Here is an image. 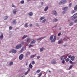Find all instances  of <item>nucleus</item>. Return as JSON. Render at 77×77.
Instances as JSON below:
<instances>
[{
  "label": "nucleus",
  "mask_w": 77,
  "mask_h": 77,
  "mask_svg": "<svg viewBox=\"0 0 77 77\" xmlns=\"http://www.w3.org/2000/svg\"><path fill=\"white\" fill-rule=\"evenodd\" d=\"M51 63L52 64H55L56 63V60L54 59L53 60L51 61Z\"/></svg>",
  "instance_id": "nucleus-9"
},
{
  "label": "nucleus",
  "mask_w": 77,
  "mask_h": 77,
  "mask_svg": "<svg viewBox=\"0 0 77 77\" xmlns=\"http://www.w3.org/2000/svg\"><path fill=\"white\" fill-rule=\"evenodd\" d=\"M66 2H67L66 0H62L59 2V4L62 5V4H65Z\"/></svg>",
  "instance_id": "nucleus-1"
},
{
  "label": "nucleus",
  "mask_w": 77,
  "mask_h": 77,
  "mask_svg": "<svg viewBox=\"0 0 77 77\" xmlns=\"http://www.w3.org/2000/svg\"><path fill=\"white\" fill-rule=\"evenodd\" d=\"M29 67L31 69H32V68H33V66L32 65L31 63H30L29 64Z\"/></svg>",
  "instance_id": "nucleus-19"
},
{
  "label": "nucleus",
  "mask_w": 77,
  "mask_h": 77,
  "mask_svg": "<svg viewBox=\"0 0 77 77\" xmlns=\"http://www.w3.org/2000/svg\"><path fill=\"white\" fill-rule=\"evenodd\" d=\"M68 9V7H66L64 8L63 9V11H67Z\"/></svg>",
  "instance_id": "nucleus-11"
},
{
  "label": "nucleus",
  "mask_w": 77,
  "mask_h": 77,
  "mask_svg": "<svg viewBox=\"0 0 77 77\" xmlns=\"http://www.w3.org/2000/svg\"><path fill=\"white\" fill-rule=\"evenodd\" d=\"M75 11H74V10H72V11H71V14H74V13H75Z\"/></svg>",
  "instance_id": "nucleus-33"
},
{
  "label": "nucleus",
  "mask_w": 77,
  "mask_h": 77,
  "mask_svg": "<svg viewBox=\"0 0 77 77\" xmlns=\"http://www.w3.org/2000/svg\"><path fill=\"white\" fill-rule=\"evenodd\" d=\"M24 48H22L21 50L20 51V53H22V52L24 51Z\"/></svg>",
  "instance_id": "nucleus-22"
},
{
  "label": "nucleus",
  "mask_w": 77,
  "mask_h": 77,
  "mask_svg": "<svg viewBox=\"0 0 77 77\" xmlns=\"http://www.w3.org/2000/svg\"><path fill=\"white\" fill-rule=\"evenodd\" d=\"M12 7L13 8H14V7H16V6H15V5H12Z\"/></svg>",
  "instance_id": "nucleus-48"
},
{
  "label": "nucleus",
  "mask_w": 77,
  "mask_h": 77,
  "mask_svg": "<svg viewBox=\"0 0 77 77\" xmlns=\"http://www.w3.org/2000/svg\"><path fill=\"white\" fill-rule=\"evenodd\" d=\"M74 66V65H70L69 68V69H71L72 68V66Z\"/></svg>",
  "instance_id": "nucleus-27"
},
{
  "label": "nucleus",
  "mask_w": 77,
  "mask_h": 77,
  "mask_svg": "<svg viewBox=\"0 0 77 77\" xmlns=\"http://www.w3.org/2000/svg\"><path fill=\"white\" fill-rule=\"evenodd\" d=\"M40 51H43V50H44V48H40Z\"/></svg>",
  "instance_id": "nucleus-35"
},
{
  "label": "nucleus",
  "mask_w": 77,
  "mask_h": 77,
  "mask_svg": "<svg viewBox=\"0 0 77 77\" xmlns=\"http://www.w3.org/2000/svg\"><path fill=\"white\" fill-rule=\"evenodd\" d=\"M36 40H33L30 43L31 44H34V43H35V42H36Z\"/></svg>",
  "instance_id": "nucleus-12"
},
{
  "label": "nucleus",
  "mask_w": 77,
  "mask_h": 77,
  "mask_svg": "<svg viewBox=\"0 0 77 77\" xmlns=\"http://www.w3.org/2000/svg\"><path fill=\"white\" fill-rule=\"evenodd\" d=\"M48 6L46 7L44 9V11H45V12H46V11L48 10Z\"/></svg>",
  "instance_id": "nucleus-17"
},
{
  "label": "nucleus",
  "mask_w": 77,
  "mask_h": 77,
  "mask_svg": "<svg viewBox=\"0 0 77 77\" xmlns=\"http://www.w3.org/2000/svg\"><path fill=\"white\" fill-rule=\"evenodd\" d=\"M45 21H46V20H43V21H42V23H45Z\"/></svg>",
  "instance_id": "nucleus-45"
},
{
  "label": "nucleus",
  "mask_w": 77,
  "mask_h": 77,
  "mask_svg": "<svg viewBox=\"0 0 77 77\" xmlns=\"http://www.w3.org/2000/svg\"><path fill=\"white\" fill-rule=\"evenodd\" d=\"M20 3L21 4H24V1L23 0L21 1L20 2Z\"/></svg>",
  "instance_id": "nucleus-29"
},
{
  "label": "nucleus",
  "mask_w": 77,
  "mask_h": 77,
  "mask_svg": "<svg viewBox=\"0 0 77 77\" xmlns=\"http://www.w3.org/2000/svg\"><path fill=\"white\" fill-rule=\"evenodd\" d=\"M3 39V34L1 33L0 36V39L2 40Z\"/></svg>",
  "instance_id": "nucleus-7"
},
{
  "label": "nucleus",
  "mask_w": 77,
  "mask_h": 77,
  "mask_svg": "<svg viewBox=\"0 0 77 77\" xmlns=\"http://www.w3.org/2000/svg\"><path fill=\"white\" fill-rule=\"evenodd\" d=\"M24 57V55L23 54H21L19 57V59L20 60H22L23 59Z\"/></svg>",
  "instance_id": "nucleus-4"
},
{
  "label": "nucleus",
  "mask_w": 77,
  "mask_h": 77,
  "mask_svg": "<svg viewBox=\"0 0 77 77\" xmlns=\"http://www.w3.org/2000/svg\"><path fill=\"white\" fill-rule=\"evenodd\" d=\"M8 17L7 16H5L4 17V19L5 20H7V19H8Z\"/></svg>",
  "instance_id": "nucleus-24"
},
{
  "label": "nucleus",
  "mask_w": 77,
  "mask_h": 77,
  "mask_svg": "<svg viewBox=\"0 0 77 77\" xmlns=\"http://www.w3.org/2000/svg\"><path fill=\"white\" fill-rule=\"evenodd\" d=\"M22 47V45H21V44H20L18 45H17L16 47V48L17 49H19V48H20Z\"/></svg>",
  "instance_id": "nucleus-5"
},
{
  "label": "nucleus",
  "mask_w": 77,
  "mask_h": 77,
  "mask_svg": "<svg viewBox=\"0 0 77 77\" xmlns=\"http://www.w3.org/2000/svg\"><path fill=\"white\" fill-rule=\"evenodd\" d=\"M35 61H32V65H34V64H35Z\"/></svg>",
  "instance_id": "nucleus-39"
},
{
  "label": "nucleus",
  "mask_w": 77,
  "mask_h": 77,
  "mask_svg": "<svg viewBox=\"0 0 77 77\" xmlns=\"http://www.w3.org/2000/svg\"><path fill=\"white\" fill-rule=\"evenodd\" d=\"M41 71V70L40 69H38V70L36 71V72L37 73H39Z\"/></svg>",
  "instance_id": "nucleus-26"
},
{
  "label": "nucleus",
  "mask_w": 77,
  "mask_h": 77,
  "mask_svg": "<svg viewBox=\"0 0 77 77\" xmlns=\"http://www.w3.org/2000/svg\"><path fill=\"white\" fill-rule=\"evenodd\" d=\"M30 68H29L28 71H27V72H29V71H30Z\"/></svg>",
  "instance_id": "nucleus-52"
},
{
  "label": "nucleus",
  "mask_w": 77,
  "mask_h": 77,
  "mask_svg": "<svg viewBox=\"0 0 77 77\" xmlns=\"http://www.w3.org/2000/svg\"><path fill=\"white\" fill-rule=\"evenodd\" d=\"M69 60V58H67L66 60V62H68Z\"/></svg>",
  "instance_id": "nucleus-36"
},
{
  "label": "nucleus",
  "mask_w": 77,
  "mask_h": 77,
  "mask_svg": "<svg viewBox=\"0 0 77 77\" xmlns=\"http://www.w3.org/2000/svg\"><path fill=\"white\" fill-rule=\"evenodd\" d=\"M45 38V37H41L40 38H37V40H41V39H44Z\"/></svg>",
  "instance_id": "nucleus-15"
},
{
  "label": "nucleus",
  "mask_w": 77,
  "mask_h": 77,
  "mask_svg": "<svg viewBox=\"0 0 77 77\" xmlns=\"http://www.w3.org/2000/svg\"><path fill=\"white\" fill-rule=\"evenodd\" d=\"M36 54H35V55H31L30 56V58H33V57H35L36 56Z\"/></svg>",
  "instance_id": "nucleus-18"
},
{
  "label": "nucleus",
  "mask_w": 77,
  "mask_h": 77,
  "mask_svg": "<svg viewBox=\"0 0 77 77\" xmlns=\"http://www.w3.org/2000/svg\"><path fill=\"white\" fill-rule=\"evenodd\" d=\"M26 65H27V63H26Z\"/></svg>",
  "instance_id": "nucleus-64"
},
{
  "label": "nucleus",
  "mask_w": 77,
  "mask_h": 77,
  "mask_svg": "<svg viewBox=\"0 0 77 77\" xmlns=\"http://www.w3.org/2000/svg\"><path fill=\"white\" fill-rule=\"evenodd\" d=\"M74 24V23L73 22H71L69 24V26H72Z\"/></svg>",
  "instance_id": "nucleus-23"
},
{
  "label": "nucleus",
  "mask_w": 77,
  "mask_h": 77,
  "mask_svg": "<svg viewBox=\"0 0 77 77\" xmlns=\"http://www.w3.org/2000/svg\"><path fill=\"white\" fill-rule=\"evenodd\" d=\"M49 72H51V71L50 70L49 71Z\"/></svg>",
  "instance_id": "nucleus-62"
},
{
  "label": "nucleus",
  "mask_w": 77,
  "mask_h": 77,
  "mask_svg": "<svg viewBox=\"0 0 77 77\" xmlns=\"http://www.w3.org/2000/svg\"><path fill=\"white\" fill-rule=\"evenodd\" d=\"M10 65H13V62H11L10 63Z\"/></svg>",
  "instance_id": "nucleus-38"
},
{
  "label": "nucleus",
  "mask_w": 77,
  "mask_h": 77,
  "mask_svg": "<svg viewBox=\"0 0 77 77\" xmlns=\"http://www.w3.org/2000/svg\"><path fill=\"white\" fill-rule=\"evenodd\" d=\"M25 27L27 28V27H28V26L27 25V23H26L25 24Z\"/></svg>",
  "instance_id": "nucleus-32"
},
{
  "label": "nucleus",
  "mask_w": 77,
  "mask_h": 77,
  "mask_svg": "<svg viewBox=\"0 0 77 77\" xmlns=\"http://www.w3.org/2000/svg\"><path fill=\"white\" fill-rule=\"evenodd\" d=\"M45 19V17H42L41 18H40V20H43Z\"/></svg>",
  "instance_id": "nucleus-31"
},
{
  "label": "nucleus",
  "mask_w": 77,
  "mask_h": 77,
  "mask_svg": "<svg viewBox=\"0 0 77 77\" xmlns=\"http://www.w3.org/2000/svg\"><path fill=\"white\" fill-rule=\"evenodd\" d=\"M51 14L53 15H55V16H57V13L56 11L55 10H54L52 11Z\"/></svg>",
  "instance_id": "nucleus-3"
},
{
  "label": "nucleus",
  "mask_w": 77,
  "mask_h": 77,
  "mask_svg": "<svg viewBox=\"0 0 77 77\" xmlns=\"http://www.w3.org/2000/svg\"><path fill=\"white\" fill-rule=\"evenodd\" d=\"M27 37V35H24L23 37H22V39H24V38H26Z\"/></svg>",
  "instance_id": "nucleus-34"
},
{
  "label": "nucleus",
  "mask_w": 77,
  "mask_h": 77,
  "mask_svg": "<svg viewBox=\"0 0 77 77\" xmlns=\"http://www.w3.org/2000/svg\"><path fill=\"white\" fill-rule=\"evenodd\" d=\"M62 63L63 64H64V63H65V60H64V59L63 60V61H62Z\"/></svg>",
  "instance_id": "nucleus-40"
},
{
  "label": "nucleus",
  "mask_w": 77,
  "mask_h": 77,
  "mask_svg": "<svg viewBox=\"0 0 77 77\" xmlns=\"http://www.w3.org/2000/svg\"><path fill=\"white\" fill-rule=\"evenodd\" d=\"M12 24H15L16 23H17V22H16V20H14L13 22H12Z\"/></svg>",
  "instance_id": "nucleus-21"
},
{
  "label": "nucleus",
  "mask_w": 77,
  "mask_h": 77,
  "mask_svg": "<svg viewBox=\"0 0 77 77\" xmlns=\"http://www.w3.org/2000/svg\"><path fill=\"white\" fill-rule=\"evenodd\" d=\"M24 42H21V44H24Z\"/></svg>",
  "instance_id": "nucleus-54"
},
{
  "label": "nucleus",
  "mask_w": 77,
  "mask_h": 77,
  "mask_svg": "<svg viewBox=\"0 0 77 77\" xmlns=\"http://www.w3.org/2000/svg\"><path fill=\"white\" fill-rule=\"evenodd\" d=\"M58 21L57 20H54V22H56V21Z\"/></svg>",
  "instance_id": "nucleus-47"
},
{
  "label": "nucleus",
  "mask_w": 77,
  "mask_h": 77,
  "mask_svg": "<svg viewBox=\"0 0 77 77\" xmlns=\"http://www.w3.org/2000/svg\"><path fill=\"white\" fill-rule=\"evenodd\" d=\"M71 55L68 56L69 58H71Z\"/></svg>",
  "instance_id": "nucleus-53"
},
{
  "label": "nucleus",
  "mask_w": 77,
  "mask_h": 77,
  "mask_svg": "<svg viewBox=\"0 0 77 77\" xmlns=\"http://www.w3.org/2000/svg\"><path fill=\"white\" fill-rule=\"evenodd\" d=\"M61 34V33L60 32H59V33L58 34V36H60Z\"/></svg>",
  "instance_id": "nucleus-50"
},
{
  "label": "nucleus",
  "mask_w": 77,
  "mask_h": 77,
  "mask_svg": "<svg viewBox=\"0 0 77 77\" xmlns=\"http://www.w3.org/2000/svg\"><path fill=\"white\" fill-rule=\"evenodd\" d=\"M71 6H72V3H70L69 4V7H71Z\"/></svg>",
  "instance_id": "nucleus-44"
},
{
  "label": "nucleus",
  "mask_w": 77,
  "mask_h": 77,
  "mask_svg": "<svg viewBox=\"0 0 77 77\" xmlns=\"http://www.w3.org/2000/svg\"><path fill=\"white\" fill-rule=\"evenodd\" d=\"M32 44H31V43H30L29 44V48H30L31 47H33V45H32Z\"/></svg>",
  "instance_id": "nucleus-28"
},
{
  "label": "nucleus",
  "mask_w": 77,
  "mask_h": 77,
  "mask_svg": "<svg viewBox=\"0 0 77 77\" xmlns=\"http://www.w3.org/2000/svg\"><path fill=\"white\" fill-rule=\"evenodd\" d=\"M66 46H67V45H63V46L65 47H66Z\"/></svg>",
  "instance_id": "nucleus-57"
},
{
  "label": "nucleus",
  "mask_w": 77,
  "mask_h": 77,
  "mask_svg": "<svg viewBox=\"0 0 77 77\" xmlns=\"http://www.w3.org/2000/svg\"><path fill=\"white\" fill-rule=\"evenodd\" d=\"M74 22L75 23H77V20H76Z\"/></svg>",
  "instance_id": "nucleus-51"
},
{
  "label": "nucleus",
  "mask_w": 77,
  "mask_h": 77,
  "mask_svg": "<svg viewBox=\"0 0 77 77\" xmlns=\"http://www.w3.org/2000/svg\"><path fill=\"white\" fill-rule=\"evenodd\" d=\"M77 18V13L74 14L71 17L72 19L74 20Z\"/></svg>",
  "instance_id": "nucleus-2"
},
{
  "label": "nucleus",
  "mask_w": 77,
  "mask_h": 77,
  "mask_svg": "<svg viewBox=\"0 0 77 77\" xmlns=\"http://www.w3.org/2000/svg\"><path fill=\"white\" fill-rule=\"evenodd\" d=\"M30 54V52H27L26 54L25 55V56L26 57H27L28 55H29Z\"/></svg>",
  "instance_id": "nucleus-14"
},
{
  "label": "nucleus",
  "mask_w": 77,
  "mask_h": 77,
  "mask_svg": "<svg viewBox=\"0 0 77 77\" xmlns=\"http://www.w3.org/2000/svg\"><path fill=\"white\" fill-rule=\"evenodd\" d=\"M41 75H42V73H40L38 76V77H41Z\"/></svg>",
  "instance_id": "nucleus-41"
},
{
  "label": "nucleus",
  "mask_w": 77,
  "mask_h": 77,
  "mask_svg": "<svg viewBox=\"0 0 77 77\" xmlns=\"http://www.w3.org/2000/svg\"><path fill=\"white\" fill-rule=\"evenodd\" d=\"M31 41V39L30 38H27V42H29V41Z\"/></svg>",
  "instance_id": "nucleus-25"
},
{
  "label": "nucleus",
  "mask_w": 77,
  "mask_h": 77,
  "mask_svg": "<svg viewBox=\"0 0 77 77\" xmlns=\"http://www.w3.org/2000/svg\"><path fill=\"white\" fill-rule=\"evenodd\" d=\"M29 25H30V27H32V24H30Z\"/></svg>",
  "instance_id": "nucleus-55"
},
{
  "label": "nucleus",
  "mask_w": 77,
  "mask_h": 77,
  "mask_svg": "<svg viewBox=\"0 0 77 77\" xmlns=\"http://www.w3.org/2000/svg\"><path fill=\"white\" fill-rule=\"evenodd\" d=\"M14 15H16V13H17V10L15 9H14L12 11Z\"/></svg>",
  "instance_id": "nucleus-8"
},
{
  "label": "nucleus",
  "mask_w": 77,
  "mask_h": 77,
  "mask_svg": "<svg viewBox=\"0 0 77 77\" xmlns=\"http://www.w3.org/2000/svg\"><path fill=\"white\" fill-rule=\"evenodd\" d=\"M62 42V41L59 40L58 41V44H60Z\"/></svg>",
  "instance_id": "nucleus-42"
},
{
  "label": "nucleus",
  "mask_w": 77,
  "mask_h": 77,
  "mask_svg": "<svg viewBox=\"0 0 77 77\" xmlns=\"http://www.w3.org/2000/svg\"><path fill=\"white\" fill-rule=\"evenodd\" d=\"M9 30H12V26H9Z\"/></svg>",
  "instance_id": "nucleus-37"
},
{
  "label": "nucleus",
  "mask_w": 77,
  "mask_h": 77,
  "mask_svg": "<svg viewBox=\"0 0 77 77\" xmlns=\"http://www.w3.org/2000/svg\"><path fill=\"white\" fill-rule=\"evenodd\" d=\"M9 53H12V51H10L9 52Z\"/></svg>",
  "instance_id": "nucleus-59"
},
{
  "label": "nucleus",
  "mask_w": 77,
  "mask_h": 77,
  "mask_svg": "<svg viewBox=\"0 0 77 77\" xmlns=\"http://www.w3.org/2000/svg\"><path fill=\"white\" fill-rule=\"evenodd\" d=\"M53 38V35H52L50 37V39L51 40V39H52Z\"/></svg>",
  "instance_id": "nucleus-30"
},
{
  "label": "nucleus",
  "mask_w": 77,
  "mask_h": 77,
  "mask_svg": "<svg viewBox=\"0 0 77 77\" xmlns=\"http://www.w3.org/2000/svg\"><path fill=\"white\" fill-rule=\"evenodd\" d=\"M37 59H39V58H40V56H38L37 57Z\"/></svg>",
  "instance_id": "nucleus-49"
},
{
  "label": "nucleus",
  "mask_w": 77,
  "mask_h": 77,
  "mask_svg": "<svg viewBox=\"0 0 77 77\" xmlns=\"http://www.w3.org/2000/svg\"><path fill=\"white\" fill-rule=\"evenodd\" d=\"M28 74V72H25V73L24 74L25 75H27Z\"/></svg>",
  "instance_id": "nucleus-46"
},
{
  "label": "nucleus",
  "mask_w": 77,
  "mask_h": 77,
  "mask_svg": "<svg viewBox=\"0 0 77 77\" xmlns=\"http://www.w3.org/2000/svg\"><path fill=\"white\" fill-rule=\"evenodd\" d=\"M36 26H39V25H38V23L36 24Z\"/></svg>",
  "instance_id": "nucleus-58"
},
{
  "label": "nucleus",
  "mask_w": 77,
  "mask_h": 77,
  "mask_svg": "<svg viewBox=\"0 0 77 77\" xmlns=\"http://www.w3.org/2000/svg\"><path fill=\"white\" fill-rule=\"evenodd\" d=\"M27 0V1H28V2H29V1H31V0Z\"/></svg>",
  "instance_id": "nucleus-60"
},
{
  "label": "nucleus",
  "mask_w": 77,
  "mask_h": 77,
  "mask_svg": "<svg viewBox=\"0 0 77 77\" xmlns=\"http://www.w3.org/2000/svg\"><path fill=\"white\" fill-rule=\"evenodd\" d=\"M56 40V36H55L54 37L53 39L51 41V42H54Z\"/></svg>",
  "instance_id": "nucleus-6"
},
{
  "label": "nucleus",
  "mask_w": 77,
  "mask_h": 77,
  "mask_svg": "<svg viewBox=\"0 0 77 77\" xmlns=\"http://www.w3.org/2000/svg\"><path fill=\"white\" fill-rule=\"evenodd\" d=\"M75 59V57L74 56H72L71 58V59L72 61H73L74 60V59Z\"/></svg>",
  "instance_id": "nucleus-16"
},
{
  "label": "nucleus",
  "mask_w": 77,
  "mask_h": 77,
  "mask_svg": "<svg viewBox=\"0 0 77 77\" xmlns=\"http://www.w3.org/2000/svg\"><path fill=\"white\" fill-rule=\"evenodd\" d=\"M60 59L61 60H63V57H61Z\"/></svg>",
  "instance_id": "nucleus-43"
},
{
  "label": "nucleus",
  "mask_w": 77,
  "mask_h": 77,
  "mask_svg": "<svg viewBox=\"0 0 77 77\" xmlns=\"http://www.w3.org/2000/svg\"><path fill=\"white\" fill-rule=\"evenodd\" d=\"M59 30H61V28H60L59 29Z\"/></svg>",
  "instance_id": "nucleus-63"
},
{
  "label": "nucleus",
  "mask_w": 77,
  "mask_h": 77,
  "mask_svg": "<svg viewBox=\"0 0 77 77\" xmlns=\"http://www.w3.org/2000/svg\"><path fill=\"white\" fill-rule=\"evenodd\" d=\"M12 53H17V51L14 50V49H12L11 50Z\"/></svg>",
  "instance_id": "nucleus-10"
},
{
  "label": "nucleus",
  "mask_w": 77,
  "mask_h": 77,
  "mask_svg": "<svg viewBox=\"0 0 77 77\" xmlns=\"http://www.w3.org/2000/svg\"><path fill=\"white\" fill-rule=\"evenodd\" d=\"M69 62L71 63V64H75V63L73 62L72 61L70 60L69 61Z\"/></svg>",
  "instance_id": "nucleus-20"
},
{
  "label": "nucleus",
  "mask_w": 77,
  "mask_h": 77,
  "mask_svg": "<svg viewBox=\"0 0 77 77\" xmlns=\"http://www.w3.org/2000/svg\"><path fill=\"white\" fill-rule=\"evenodd\" d=\"M44 5V3L43 2H42L41 5Z\"/></svg>",
  "instance_id": "nucleus-56"
},
{
  "label": "nucleus",
  "mask_w": 77,
  "mask_h": 77,
  "mask_svg": "<svg viewBox=\"0 0 77 77\" xmlns=\"http://www.w3.org/2000/svg\"><path fill=\"white\" fill-rule=\"evenodd\" d=\"M28 14L30 17H32L33 16V13L32 12H29L28 13Z\"/></svg>",
  "instance_id": "nucleus-13"
},
{
  "label": "nucleus",
  "mask_w": 77,
  "mask_h": 77,
  "mask_svg": "<svg viewBox=\"0 0 77 77\" xmlns=\"http://www.w3.org/2000/svg\"><path fill=\"white\" fill-rule=\"evenodd\" d=\"M41 7H42L41 6H39V8H41Z\"/></svg>",
  "instance_id": "nucleus-61"
}]
</instances>
